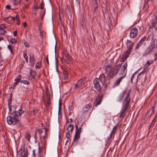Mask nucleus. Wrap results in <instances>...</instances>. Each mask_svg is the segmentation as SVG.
Masks as SVG:
<instances>
[{
	"label": "nucleus",
	"mask_w": 157,
	"mask_h": 157,
	"mask_svg": "<svg viewBox=\"0 0 157 157\" xmlns=\"http://www.w3.org/2000/svg\"><path fill=\"white\" fill-rule=\"evenodd\" d=\"M13 109L11 116H8L6 118L7 123L9 125H16L17 127L20 128L23 126V124L21 121V115L24 113L23 107L21 105L20 108L15 105L12 106Z\"/></svg>",
	"instance_id": "1"
},
{
	"label": "nucleus",
	"mask_w": 157,
	"mask_h": 157,
	"mask_svg": "<svg viewBox=\"0 0 157 157\" xmlns=\"http://www.w3.org/2000/svg\"><path fill=\"white\" fill-rule=\"evenodd\" d=\"M131 90V89L129 90L125 98L124 99L123 103V107L121 112V113H122L125 114V113L127 109L129 106L131 100L130 97Z\"/></svg>",
	"instance_id": "2"
},
{
	"label": "nucleus",
	"mask_w": 157,
	"mask_h": 157,
	"mask_svg": "<svg viewBox=\"0 0 157 157\" xmlns=\"http://www.w3.org/2000/svg\"><path fill=\"white\" fill-rule=\"evenodd\" d=\"M101 82L98 80V78H95L93 81L94 88L97 91L100 92L101 91L102 87L101 84Z\"/></svg>",
	"instance_id": "3"
},
{
	"label": "nucleus",
	"mask_w": 157,
	"mask_h": 157,
	"mask_svg": "<svg viewBox=\"0 0 157 157\" xmlns=\"http://www.w3.org/2000/svg\"><path fill=\"white\" fill-rule=\"evenodd\" d=\"M64 56L63 55L62 57L60 58L62 62L65 65L66 64H70L71 63V61L69 57V55L64 53Z\"/></svg>",
	"instance_id": "4"
},
{
	"label": "nucleus",
	"mask_w": 157,
	"mask_h": 157,
	"mask_svg": "<svg viewBox=\"0 0 157 157\" xmlns=\"http://www.w3.org/2000/svg\"><path fill=\"white\" fill-rule=\"evenodd\" d=\"M112 66V62L111 60H108L106 61L104 67V69L106 71L105 73L109 72L110 70H111Z\"/></svg>",
	"instance_id": "5"
},
{
	"label": "nucleus",
	"mask_w": 157,
	"mask_h": 157,
	"mask_svg": "<svg viewBox=\"0 0 157 157\" xmlns=\"http://www.w3.org/2000/svg\"><path fill=\"white\" fill-rule=\"evenodd\" d=\"M86 81V78L85 77L81 78L78 81L77 83L75 84V88L77 89L81 87L82 85L84 84Z\"/></svg>",
	"instance_id": "6"
},
{
	"label": "nucleus",
	"mask_w": 157,
	"mask_h": 157,
	"mask_svg": "<svg viewBox=\"0 0 157 157\" xmlns=\"http://www.w3.org/2000/svg\"><path fill=\"white\" fill-rule=\"evenodd\" d=\"M41 24H40L39 25L38 30L40 33L41 38L42 39H46V33L45 32L41 29Z\"/></svg>",
	"instance_id": "7"
},
{
	"label": "nucleus",
	"mask_w": 157,
	"mask_h": 157,
	"mask_svg": "<svg viewBox=\"0 0 157 157\" xmlns=\"http://www.w3.org/2000/svg\"><path fill=\"white\" fill-rule=\"evenodd\" d=\"M138 29L136 28H134L131 29L130 31V36L131 38H135L137 35Z\"/></svg>",
	"instance_id": "8"
},
{
	"label": "nucleus",
	"mask_w": 157,
	"mask_h": 157,
	"mask_svg": "<svg viewBox=\"0 0 157 157\" xmlns=\"http://www.w3.org/2000/svg\"><path fill=\"white\" fill-rule=\"evenodd\" d=\"M17 152L19 153V155L22 157L28 156L27 149H24L22 150V148H20Z\"/></svg>",
	"instance_id": "9"
},
{
	"label": "nucleus",
	"mask_w": 157,
	"mask_h": 157,
	"mask_svg": "<svg viewBox=\"0 0 157 157\" xmlns=\"http://www.w3.org/2000/svg\"><path fill=\"white\" fill-rule=\"evenodd\" d=\"M103 96L104 94H103L101 95H100V94H99L98 95V97L96 99V103L95 104L96 106L99 105L101 104L102 99L103 98Z\"/></svg>",
	"instance_id": "10"
},
{
	"label": "nucleus",
	"mask_w": 157,
	"mask_h": 157,
	"mask_svg": "<svg viewBox=\"0 0 157 157\" xmlns=\"http://www.w3.org/2000/svg\"><path fill=\"white\" fill-rule=\"evenodd\" d=\"M109 77L110 78H113L117 74H115V71L114 70L111 69V70L109 71V72L106 73Z\"/></svg>",
	"instance_id": "11"
},
{
	"label": "nucleus",
	"mask_w": 157,
	"mask_h": 157,
	"mask_svg": "<svg viewBox=\"0 0 157 157\" xmlns=\"http://www.w3.org/2000/svg\"><path fill=\"white\" fill-rule=\"evenodd\" d=\"M92 106L91 104L88 103L85 105L83 108V113H85L86 112L89 111Z\"/></svg>",
	"instance_id": "12"
},
{
	"label": "nucleus",
	"mask_w": 157,
	"mask_h": 157,
	"mask_svg": "<svg viewBox=\"0 0 157 157\" xmlns=\"http://www.w3.org/2000/svg\"><path fill=\"white\" fill-rule=\"evenodd\" d=\"M126 74V72L125 73L124 75L121 76V77L119 78L116 81L114 82V85H113V86L114 87H116L117 86L119 85H120V83L122 80V79L124 77H125V75Z\"/></svg>",
	"instance_id": "13"
},
{
	"label": "nucleus",
	"mask_w": 157,
	"mask_h": 157,
	"mask_svg": "<svg viewBox=\"0 0 157 157\" xmlns=\"http://www.w3.org/2000/svg\"><path fill=\"white\" fill-rule=\"evenodd\" d=\"M127 66V63L126 62L124 64V65L121 69L119 73V75H122L124 74L125 70L126 69Z\"/></svg>",
	"instance_id": "14"
},
{
	"label": "nucleus",
	"mask_w": 157,
	"mask_h": 157,
	"mask_svg": "<svg viewBox=\"0 0 157 157\" xmlns=\"http://www.w3.org/2000/svg\"><path fill=\"white\" fill-rule=\"evenodd\" d=\"M153 49H152L150 46H149L147 48L146 50L145 51L144 53L143 54V56H147L150 53L153 51Z\"/></svg>",
	"instance_id": "15"
},
{
	"label": "nucleus",
	"mask_w": 157,
	"mask_h": 157,
	"mask_svg": "<svg viewBox=\"0 0 157 157\" xmlns=\"http://www.w3.org/2000/svg\"><path fill=\"white\" fill-rule=\"evenodd\" d=\"M122 65L121 64H119L117 65V66L115 65L114 66V70L115 71V74H117L118 73Z\"/></svg>",
	"instance_id": "16"
},
{
	"label": "nucleus",
	"mask_w": 157,
	"mask_h": 157,
	"mask_svg": "<svg viewBox=\"0 0 157 157\" xmlns=\"http://www.w3.org/2000/svg\"><path fill=\"white\" fill-rule=\"evenodd\" d=\"M46 95L47 97V103L48 105H49L51 104V99L50 98V95L49 92L47 91L46 92Z\"/></svg>",
	"instance_id": "17"
},
{
	"label": "nucleus",
	"mask_w": 157,
	"mask_h": 157,
	"mask_svg": "<svg viewBox=\"0 0 157 157\" xmlns=\"http://www.w3.org/2000/svg\"><path fill=\"white\" fill-rule=\"evenodd\" d=\"M98 80L101 82L102 84H104L105 81V77L104 74H101L99 77Z\"/></svg>",
	"instance_id": "18"
},
{
	"label": "nucleus",
	"mask_w": 157,
	"mask_h": 157,
	"mask_svg": "<svg viewBox=\"0 0 157 157\" xmlns=\"http://www.w3.org/2000/svg\"><path fill=\"white\" fill-rule=\"evenodd\" d=\"M6 28L5 25L2 24L0 26V34L4 35L6 32L5 30V29Z\"/></svg>",
	"instance_id": "19"
},
{
	"label": "nucleus",
	"mask_w": 157,
	"mask_h": 157,
	"mask_svg": "<svg viewBox=\"0 0 157 157\" xmlns=\"http://www.w3.org/2000/svg\"><path fill=\"white\" fill-rule=\"evenodd\" d=\"M151 45L150 46L152 49L156 48L157 47V40H153L151 42Z\"/></svg>",
	"instance_id": "20"
},
{
	"label": "nucleus",
	"mask_w": 157,
	"mask_h": 157,
	"mask_svg": "<svg viewBox=\"0 0 157 157\" xmlns=\"http://www.w3.org/2000/svg\"><path fill=\"white\" fill-rule=\"evenodd\" d=\"M134 43H132V41L129 40H128L127 42V45L128 48H133Z\"/></svg>",
	"instance_id": "21"
},
{
	"label": "nucleus",
	"mask_w": 157,
	"mask_h": 157,
	"mask_svg": "<svg viewBox=\"0 0 157 157\" xmlns=\"http://www.w3.org/2000/svg\"><path fill=\"white\" fill-rule=\"evenodd\" d=\"M30 74L31 75L32 78H35L36 75V72L34 71H33L31 68H30Z\"/></svg>",
	"instance_id": "22"
},
{
	"label": "nucleus",
	"mask_w": 157,
	"mask_h": 157,
	"mask_svg": "<svg viewBox=\"0 0 157 157\" xmlns=\"http://www.w3.org/2000/svg\"><path fill=\"white\" fill-rule=\"evenodd\" d=\"M74 129L73 125L70 124L67 127V130L68 132H72Z\"/></svg>",
	"instance_id": "23"
},
{
	"label": "nucleus",
	"mask_w": 157,
	"mask_h": 157,
	"mask_svg": "<svg viewBox=\"0 0 157 157\" xmlns=\"http://www.w3.org/2000/svg\"><path fill=\"white\" fill-rule=\"evenodd\" d=\"M118 125H116L114 126L110 134V137L111 138L113 135L115 133V132L116 129H117L118 127Z\"/></svg>",
	"instance_id": "24"
},
{
	"label": "nucleus",
	"mask_w": 157,
	"mask_h": 157,
	"mask_svg": "<svg viewBox=\"0 0 157 157\" xmlns=\"http://www.w3.org/2000/svg\"><path fill=\"white\" fill-rule=\"evenodd\" d=\"M21 75H19L18 76H17L16 78L14 79V81L17 82H21L22 80H21Z\"/></svg>",
	"instance_id": "25"
},
{
	"label": "nucleus",
	"mask_w": 157,
	"mask_h": 157,
	"mask_svg": "<svg viewBox=\"0 0 157 157\" xmlns=\"http://www.w3.org/2000/svg\"><path fill=\"white\" fill-rule=\"evenodd\" d=\"M128 56L124 53L122 56V57L121 59V62L124 61L128 57Z\"/></svg>",
	"instance_id": "26"
},
{
	"label": "nucleus",
	"mask_w": 157,
	"mask_h": 157,
	"mask_svg": "<svg viewBox=\"0 0 157 157\" xmlns=\"http://www.w3.org/2000/svg\"><path fill=\"white\" fill-rule=\"evenodd\" d=\"M80 137V134L75 133V135L74 136V139L73 140V142H76L78 140L79 138Z\"/></svg>",
	"instance_id": "27"
},
{
	"label": "nucleus",
	"mask_w": 157,
	"mask_h": 157,
	"mask_svg": "<svg viewBox=\"0 0 157 157\" xmlns=\"http://www.w3.org/2000/svg\"><path fill=\"white\" fill-rule=\"evenodd\" d=\"M132 48H128V49L124 53L129 56L131 53V51Z\"/></svg>",
	"instance_id": "28"
},
{
	"label": "nucleus",
	"mask_w": 157,
	"mask_h": 157,
	"mask_svg": "<svg viewBox=\"0 0 157 157\" xmlns=\"http://www.w3.org/2000/svg\"><path fill=\"white\" fill-rule=\"evenodd\" d=\"M144 40H140L139 42L137 44V46L136 47V48L137 49L139 48L142 45V44L143 43Z\"/></svg>",
	"instance_id": "29"
},
{
	"label": "nucleus",
	"mask_w": 157,
	"mask_h": 157,
	"mask_svg": "<svg viewBox=\"0 0 157 157\" xmlns=\"http://www.w3.org/2000/svg\"><path fill=\"white\" fill-rule=\"evenodd\" d=\"M157 20L156 18H155L152 20L151 25L153 27H154L157 23Z\"/></svg>",
	"instance_id": "30"
},
{
	"label": "nucleus",
	"mask_w": 157,
	"mask_h": 157,
	"mask_svg": "<svg viewBox=\"0 0 157 157\" xmlns=\"http://www.w3.org/2000/svg\"><path fill=\"white\" fill-rule=\"evenodd\" d=\"M124 92H123L120 95V99L119 100V101L121 102L122 101L123 98L124 97Z\"/></svg>",
	"instance_id": "31"
},
{
	"label": "nucleus",
	"mask_w": 157,
	"mask_h": 157,
	"mask_svg": "<svg viewBox=\"0 0 157 157\" xmlns=\"http://www.w3.org/2000/svg\"><path fill=\"white\" fill-rule=\"evenodd\" d=\"M30 62L35 61V56L33 54H31L29 56Z\"/></svg>",
	"instance_id": "32"
},
{
	"label": "nucleus",
	"mask_w": 157,
	"mask_h": 157,
	"mask_svg": "<svg viewBox=\"0 0 157 157\" xmlns=\"http://www.w3.org/2000/svg\"><path fill=\"white\" fill-rule=\"evenodd\" d=\"M23 56L25 58V60L26 61V62L27 63L28 62V57L27 56V54H26V51H23Z\"/></svg>",
	"instance_id": "33"
},
{
	"label": "nucleus",
	"mask_w": 157,
	"mask_h": 157,
	"mask_svg": "<svg viewBox=\"0 0 157 157\" xmlns=\"http://www.w3.org/2000/svg\"><path fill=\"white\" fill-rule=\"evenodd\" d=\"M44 0H42L41 4L40 5V7L39 8V9H40L41 10H43L44 8Z\"/></svg>",
	"instance_id": "34"
},
{
	"label": "nucleus",
	"mask_w": 157,
	"mask_h": 157,
	"mask_svg": "<svg viewBox=\"0 0 157 157\" xmlns=\"http://www.w3.org/2000/svg\"><path fill=\"white\" fill-rule=\"evenodd\" d=\"M75 127L76 128L75 133L80 134L81 131L78 129V125H77L75 124Z\"/></svg>",
	"instance_id": "35"
},
{
	"label": "nucleus",
	"mask_w": 157,
	"mask_h": 157,
	"mask_svg": "<svg viewBox=\"0 0 157 157\" xmlns=\"http://www.w3.org/2000/svg\"><path fill=\"white\" fill-rule=\"evenodd\" d=\"M21 83L27 85H29L30 84V82L27 80H22Z\"/></svg>",
	"instance_id": "36"
},
{
	"label": "nucleus",
	"mask_w": 157,
	"mask_h": 157,
	"mask_svg": "<svg viewBox=\"0 0 157 157\" xmlns=\"http://www.w3.org/2000/svg\"><path fill=\"white\" fill-rule=\"evenodd\" d=\"M110 22L109 23V24L108 26L109 28V30L110 31H111L113 28V24L112 23L111 19H110Z\"/></svg>",
	"instance_id": "37"
},
{
	"label": "nucleus",
	"mask_w": 157,
	"mask_h": 157,
	"mask_svg": "<svg viewBox=\"0 0 157 157\" xmlns=\"http://www.w3.org/2000/svg\"><path fill=\"white\" fill-rule=\"evenodd\" d=\"M63 74L64 76V78H67L68 76V72L65 70H64L63 72Z\"/></svg>",
	"instance_id": "38"
},
{
	"label": "nucleus",
	"mask_w": 157,
	"mask_h": 157,
	"mask_svg": "<svg viewBox=\"0 0 157 157\" xmlns=\"http://www.w3.org/2000/svg\"><path fill=\"white\" fill-rule=\"evenodd\" d=\"M14 6H17L21 3V0H14Z\"/></svg>",
	"instance_id": "39"
},
{
	"label": "nucleus",
	"mask_w": 157,
	"mask_h": 157,
	"mask_svg": "<svg viewBox=\"0 0 157 157\" xmlns=\"http://www.w3.org/2000/svg\"><path fill=\"white\" fill-rule=\"evenodd\" d=\"M47 136H48V134H47V132H45V135L44 136H43V140L44 142V143L43 144H45H45L46 143V140H47L46 138L47 137Z\"/></svg>",
	"instance_id": "40"
},
{
	"label": "nucleus",
	"mask_w": 157,
	"mask_h": 157,
	"mask_svg": "<svg viewBox=\"0 0 157 157\" xmlns=\"http://www.w3.org/2000/svg\"><path fill=\"white\" fill-rule=\"evenodd\" d=\"M50 36L49 37V38L52 39H56V38L53 32H52L50 35Z\"/></svg>",
	"instance_id": "41"
},
{
	"label": "nucleus",
	"mask_w": 157,
	"mask_h": 157,
	"mask_svg": "<svg viewBox=\"0 0 157 157\" xmlns=\"http://www.w3.org/2000/svg\"><path fill=\"white\" fill-rule=\"evenodd\" d=\"M152 62V61H148L147 62L146 64L145 65V66L146 67H147L149 66Z\"/></svg>",
	"instance_id": "42"
},
{
	"label": "nucleus",
	"mask_w": 157,
	"mask_h": 157,
	"mask_svg": "<svg viewBox=\"0 0 157 157\" xmlns=\"http://www.w3.org/2000/svg\"><path fill=\"white\" fill-rule=\"evenodd\" d=\"M25 138L28 141H29L30 140V136L29 134L28 133L25 135Z\"/></svg>",
	"instance_id": "43"
},
{
	"label": "nucleus",
	"mask_w": 157,
	"mask_h": 157,
	"mask_svg": "<svg viewBox=\"0 0 157 157\" xmlns=\"http://www.w3.org/2000/svg\"><path fill=\"white\" fill-rule=\"evenodd\" d=\"M9 18H11V19H12L13 21L16 19V18L15 17H12L11 16H10L8 17L5 18V21H7Z\"/></svg>",
	"instance_id": "44"
},
{
	"label": "nucleus",
	"mask_w": 157,
	"mask_h": 157,
	"mask_svg": "<svg viewBox=\"0 0 157 157\" xmlns=\"http://www.w3.org/2000/svg\"><path fill=\"white\" fill-rule=\"evenodd\" d=\"M41 65V63L40 62H38L37 63L35 67L36 68H40V66Z\"/></svg>",
	"instance_id": "45"
},
{
	"label": "nucleus",
	"mask_w": 157,
	"mask_h": 157,
	"mask_svg": "<svg viewBox=\"0 0 157 157\" xmlns=\"http://www.w3.org/2000/svg\"><path fill=\"white\" fill-rule=\"evenodd\" d=\"M12 99L11 96V95H10V96L9 98V100L8 101V105H10V104L12 102Z\"/></svg>",
	"instance_id": "46"
},
{
	"label": "nucleus",
	"mask_w": 157,
	"mask_h": 157,
	"mask_svg": "<svg viewBox=\"0 0 157 157\" xmlns=\"http://www.w3.org/2000/svg\"><path fill=\"white\" fill-rule=\"evenodd\" d=\"M8 48L10 51L11 53L12 54H13V51L12 49V47L10 45H8Z\"/></svg>",
	"instance_id": "47"
},
{
	"label": "nucleus",
	"mask_w": 157,
	"mask_h": 157,
	"mask_svg": "<svg viewBox=\"0 0 157 157\" xmlns=\"http://www.w3.org/2000/svg\"><path fill=\"white\" fill-rule=\"evenodd\" d=\"M45 13H46V10L45 9L43 11V12L42 13V17H41V20H43L44 19V17L45 14Z\"/></svg>",
	"instance_id": "48"
},
{
	"label": "nucleus",
	"mask_w": 157,
	"mask_h": 157,
	"mask_svg": "<svg viewBox=\"0 0 157 157\" xmlns=\"http://www.w3.org/2000/svg\"><path fill=\"white\" fill-rule=\"evenodd\" d=\"M38 5V3L36 2V4L34 5L33 7V9H36L37 10V9L39 8V7H38V6H37Z\"/></svg>",
	"instance_id": "49"
},
{
	"label": "nucleus",
	"mask_w": 157,
	"mask_h": 157,
	"mask_svg": "<svg viewBox=\"0 0 157 157\" xmlns=\"http://www.w3.org/2000/svg\"><path fill=\"white\" fill-rule=\"evenodd\" d=\"M10 42L12 44H16L17 43V40H10Z\"/></svg>",
	"instance_id": "50"
},
{
	"label": "nucleus",
	"mask_w": 157,
	"mask_h": 157,
	"mask_svg": "<svg viewBox=\"0 0 157 157\" xmlns=\"http://www.w3.org/2000/svg\"><path fill=\"white\" fill-rule=\"evenodd\" d=\"M23 43L24 44L25 46L26 47H29V46L27 43V42L26 41H25V40L24 42H23Z\"/></svg>",
	"instance_id": "51"
},
{
	"label": "nucleus",
	"mask_w": 157,
	"mask_h": 157,
	"mask_svg": "<svg viewBox=\"0 0 157 157\" xmlns=\"http://www.w3.org/2000/svg\"><path fill=\"white\" fill-rule=\"evenodd\" d=\"M156 103V102L155 101L154 102V105L152 107V109H151V111H152V112L153 113H154V111H155V105Z\"/></svg>",
	"instance_id": "52"
},
{
	"label": "nucleus",
	"mask_w": 157,
	"mask_h": 157,
	"mask_svg": "<svg viewBox=\"0 0 157 157\" xmlns=\"http://www.w3.org/2000/svg\"><path fill=\"white\" fill-rule=\"evenodd\" d=\"M70 136V133H69V132H67L66 133L65 136L68 139H69V137Z\"/></svg>",
	"instance_id": "53"
},
{
	"label": "nucleus",
	"mask_w": 157,
	"mask_h": 157,
	"mask_svg": "<svg viewBox=\"0 0 157 157\" xmlns=\"http://www.w3.org/2000/svg\"><path fill=\"white\" fill-rule=\"evenodd\" d=\"M98 5H94V12H96L98 10Z\"/></svg>",
	"instance_id": "54"
},
{
	"label": "nucleus",
	"mask_w": 157,
	"mask_h": 157,
	"mask_svg": "<svg viewBox=\"0 0 157 157\" xmlns=\"http://www.w3.org/2000/svg\"><path fill=\"white\" fill-rule=\"evenodd\" d=\"M9 106V111L10 112H11V114H12V113H13V112H12V110H13V109H12V105H8Z\"/></svg>",
	"instance_id": "55"
},
{
	"label": "nucleus",
	"mask_w": 157,
	"mask_h": 157,
	"mask_svg": "<svg viewBox=\"0 0 157 157\" xmlns=\"http://www.w3.org/2000/svg\"><path fill=\"white\" fill-rule=\"evenodd\" d=\"M70 120H67H67H66V124H67V123H71L72 122V119L71 118H70Z\"/></svg>",
	"instance_id": "56"
},
{
	"label": "nucleus",
	"mask_w": 157,
	"mask_h": 157,
	"mask_svg": "<svg viewBox=\"0 0 157 157\" xmlns=\"http://www.w3.org/2000/svg\"><path fill=\"white\" fill-rule=\"evenodd\" d=\"M36 130L40 134H41L43 132V131L40 128L37 129Z\"/></svg>",
	"instance_id": "57"
},
{
	"label": "nucleus",
	"mask_w": 157,
	"mask_h": 157,
	"mask_svg": "<svg viewBox=\"0 0 157 157\" xmlns=\"http://www.w3.org/2000/svg\"><path fill=\"white\" fill-rule=\"evenodd\" d=\"M148 36L149 37V38L151 39H153V34L152 33L150 34V35H148Z\"/></svg>",
	"instance_id": "58"
},
{
	"label": "nucleus",
	"mask_w": 157,
	"mask_h": 157,
	"mask_svg": "<svg viewBox=\"0 0 157 157\" xmlns=\"http://www.w3.org/2000/svg\"><path fill=\"white\" fill-rule=\"evenodd\" d=\"M137 72H135L134 73V74L132 75V76L131 77V82L132 83L133 82H132V80H133V79L134 78V77L136 73Z\"/></svg>",
	"instance_id": "59"
},
{
	"label": "nucleus",
	"mask_w": 157,
	"mask_h": 157,
	"mask_svg": "<svg viewBox=\"0 0 157 157\" xmlns=\"http://www.w3.org/2000/svg\"><path fill=\"white\" fill-rule=\"evenodd\" d=\"M38 109H34L33 110V115H35L36 113H38Z\"/></svg>",
	"instance_id": "60"
},
{
	"label": "nucleus",
	"mask_w": 157,
	"mask_h": 157,
	"mask_svg": "<svg viewBox=\"0 0 157 157\" xmlns=\"http://www.w3.org/2000/svg\"><path fill=\"white\" fill-rule=\"evenodd\" d=\"M30 63L31 64V66L32 67H33L35 64V61H31L30 62Z\"/></svg>",
	"instance_id": "61"
},
{
	"label": "nucleus",
	"mask_w": 157,
	"mask_h": 157,
	"mask_svg": "<svg viewBox=\"0 0 157 157\" xmlns=\"http://www.w3.org/2000/svg\"><path fill=\"white\" fill-rule=\"evenodd\" d=\"M150 1H151L152 2H153L154 0H145V5L147 4L148 2Z\"/></svg>",
	"instance_id": "62"
},
{
	"label": "nucleus",
	"mask_w": 157,
	"mask_h": 157,
	"mask_svg": "<svg viewBox=\"0 0 157 157\" xmlns=\"http://www.w3.org/2000/svg\"><path fill=\"white\" fill-rule=\"evenodd\" d=\"M18 83V82H15V83H14V84L13 85V89H14V88H15V86L17 85Z\"/></svg>",
	"instance_id": "63"
},
{
	"label": "nucleus",
	"mask_w": 157,
	"mask_h": 157,
	"mask_svg": "<svg viewBox=\"0 0 157 157\" xmlns=\"http://www.w3.org/2000/svg\"><path fill=\"white\" fill-rule=\"evenodd\" d=\"M10 5H7L6 6V8L8 10L10 9Z\"/></svg>",
	"instance_id": "64"
}]
</instances>
